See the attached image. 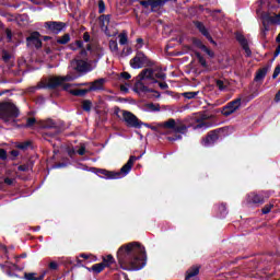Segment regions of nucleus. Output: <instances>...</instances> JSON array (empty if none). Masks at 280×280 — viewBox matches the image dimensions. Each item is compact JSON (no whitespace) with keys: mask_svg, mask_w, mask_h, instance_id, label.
<instances>
[{"mask_svg":"<svg viewBox=\"0 0 280 280\" xmlns=\"http://www.w3.org/2000/svg\"><path fill=\"white\" fill-rule=\"evenodd\" d=\"M117 259L122 270H141L145 267L148 255L143 245L132 242L118 248Z\"/></svg>","mask_w":280,"mask_h":280,"instance_id":"nucleus-1","label":"nucleus"},{"mask_svg":"<svg viewBox=\"0 0 280 280\" xmlns=\"http://www.w3.org/2000/svg\"><path fill=\"white\" fill-rule=\"evenodd\" d=\"M159 71V68H145L138 75L136 83L133 85L135 93H155V97H161V93L154 89L148 88L143 80H150L151 84H159L162 91L170 89V85L166 82H160L154 78V73Z\"/></svg>","mask_w":280,"mask_h":280,"instance_id":"nucleus-2","label":"nucleus"},{"mask_svg":"<svg viewBox=\"0 0 280 280\" xmlns=\"http://www.w3.org/2000/svg\"><path fill=\"white\" fill-rule=\"evenodd\" d=\"M139 159H141V155L140 156L131 155L127 161V163L120 168L119 172L108 171L106 168H97L96 174H102L108 180H117L119 178H124V176H128V174H130V171L132 170V165H135V161H139Z\"/></svg>","mask_w":280,"mask_h":280,"instance_id":"nucleus-3","label":"nucleus"},{"mask_svg":"<svg viewBox=\"0 0 280 280\" xmlns=\"http://www.w3.org/2000/svg\"><path fill=\"white\" fill-rule=\"evenodd\" d=\"M229 135V128L228 127H221L213 129L207 133L206 137L201 139V145L203 148H211V145H215L220 139H224Z\"/></svg>","mask_w":280,"mask_h":280,"instance_id":"nucleus-4","label":"nucleus"},{"mask_svg":"<svg viewBox=\"0 0 280 280\" xmlns=\"http://www.w3.org/2000/svg\"><path fill=\"white\" fill-rule=\"evenodd\" d=\"M21 115V110L14 103H1L0 104V119H2L5 124L9 121H15L16 117Z\"/></svg>","mask_w":280,"mask_h":280,"instance_id":"nucleus-5","label":"nucleus"},{"mask_svg":"<svg viewBox=\"0 0 280 280\" xmlns=\"http://www.w3.org/2000/svg\"><path fill=\"white\" fill-rule=\"evenodd\" d=\"M155 66L156 61L149 59V57L141 50H138L136 56L130 60V67L132 69H143V67L152 69V67Z\"/></svg>","mask_w":280,"mask_h":280,"instance_id":"nucleus-6","label":"nucleus"},{"mask_svg":"<svg viewBox=\"0 0 280 280\" xmlns=\"http://www.w3.org/2000/svg\"><path fill=\"white\" fill-rule=\"evenodd\" d=\"M241 107L242 98H235L222 107L221 114L224 117H231V115H233V113H237V110H240Z\"/></svg>","mask_w":280,"mask_h":280,"instance_id":"nucleus-7","label":"nucleus"},{"mask_svg":"<svg viewBox=\"0 0 280 280\" xmlns=\"http://www.w3.org/2000/svg\"><path fill=\"white\" fill-rule=\"evenodd\" d=\"M45 30H47L48 34L58 35L60 32H65L67 30V23L57 22V21H48L44 23Z\"/></svg>","mask_w":280,"mask_h":280,"instance_id":"nucleus-8","label":"nucleus"},{"mask_svg":"<svg viewBox=\"0 0 280 280\" xmlns=\"http://www.w3.org/2000/svg\"><path fill=\"white\" fill-rule=\"evenodd\" d=\"M122 119L128 128H141L143 121H141L135 114L128 110H122Z\"/></svg>","mask_w":280,"mask_h":280,"instance_id":"nucleus-9","label":"nucleus"},{"mask_svg":"<svg viewBox=\"0 0 280 280\" xmlns=\"http://www.w3.org/2000/svg\"><path fill=\"white\" fill-rule=\"evenodd\" d=\"M27 47H35L36 49H40L43 47V40H40V33L35 31L31 33L28 37H26Z\"/></svg>","mask_w":280,"mask_h":280,"instance_id":"nucleus-10","label":"nucleus"},{"mask_svg":"<svg viewBox=\"0 0 280 280\" xmlns=\"http://www.w3.org/2000/svg\"><path fill=\"white\" fill-rule=\"evenodd\" d=\"M235 38L241 45L242 49L245 50L247 58H250L253 56V51L250 50V46L248 45V39L246 38V36H244V34L240 32H236Z\"/></svg>","mask_w":280,"mask_h":280,"instance_id":"nucleus-11","label":"nucleus"},{"mask_svg":"<svg viewBox=\"0 0 280 280\" xmlns=\"http://www.w3.org/2000/svg\"><path fill=\"white\" fill-rule=\"evenodd\" d=\"M63 91L70 93L74 97H85L88 93H91L89 88L88 89H71V83H66L63 85Z\"/></svg>","mask_w":280,"mask_h":280,"instance_id":"nucleus-12","label":"nucleus"},{"mask_svg":"<svg viewBox=\"0 0 280 280\" xmlns=\"http://www.w3.org/2000/svg\"><path fill=\"white\" fill-rule=\"evenodd\" d=\"M195 27L198 30V32H200V34H202V36H205V38H207V40L212 43V45H215V40H213V37L209 33V30H207V26H205V23L196 21Z\"/></svg>","mask_w":280,"mask_h":280,"instance_id":"nucleus-13","label":"nucleus"},{"mask_svg":"<svg viewBox=\"0 0 280 280\" xmlns=\"http://www.w3.org/2000/svg\"><path fill=\"white\" fill-rule=\"evenodd\" d=\"M106 84V79L101 78L96 79L93 82H90V86L88 88L90 93L95 91H104V85Z\"/></svg>","mask_w":280,"mask_h":280,"instance_id":"nucleus-14","label":"nucleus"},{"mask_svg":"<svg viewBox=\"0 0 280 280\" xmlns=\"http://www.w3.org/2000/svg\"><path fill=\"white\" fill-rule=\"evenodd\" d=\"M43 128H54L55 132L46 133L48 137H56V135H60V128H58V125H56V121L51 118L44 121Z\"/></svg>","mask_w":280,"mask_h":280,"instance_id":"nucleus-15","label":"nucleus"},{"mask_svg":"<svg viewBox=\"0 0 280 280\" xmlns=\"http://www.w3.org/2000/svg\"><path fill=\"white\" fill-rule=\"evenodd\" d=\"M63 83H65V79H62V77H51L48 79V83L46 88L54 91V89H58V86H62Z\"/></svg>","mask_w":280,"mask_h":280,"instance_id":"nucleus-16","label":"nucleus"},{"mask_svg":"<svg viewBox=\"0 0 280 280\" xmlns=\"http://www.w3.org/2000/svg\"><path fill=\"white\" fill-rule=\"evenodd\" d=\"M270 65H267L260 69H258V71L256 72V75L254 78L255 82H261V80H264V78H266V75H268V72L270 71Z\"/></svg>","mask_w":280,"mask_h":280,"instance_id":"nucleus-17","label":"nucleus"},{"mask_svg":"<svg viewBox=\"0 0 280 280\" xmlns=\"http://www.w3.org/2000/svg\"><path fill=\"white\" fill-rule=\"evenodd\" d=\"M75 71L78 73H86L89 71V63L83 59L75 60Z\"/></svg>","mask_w":280,"mask_h":280,"instance_id":"nucleus-18","label":"nucleus"},{"mask_svg":"<svg viewBox=\"0 0 280 280\" xmlns=\"http://www.w3.org/2000/svg\"><path fill=\"white\" fill-rule=\"evenodd\" d=\"M200 275V266H192L186 271L185 280H191L194 277H198Z\"/></svg>","mask_w":280,"mask_h":280,"instance_id":"nucleus-19","label":"nucleus"},{"mask_svg":"<svg viewBox=\"0 0 280 280\" xmlns=\"http://www.w3.org/2000/svg\"><path fill=\"white\" fill-rule=\"evenodd\" d=\"M248 202H252L253 205H264L266 200L264 199V196L252 194L248 196Z\"/></svg>","mask_w":280,"mask_h":280,"instance_id":"nucleus-20","label":"nucleus"},{"mask_svg":"<svg viewBox=\"0 0 280 280\" xmlns=\"http://www.w3.org/2000/svg\"><path fill=\"white\" fill-rule=\"evenodd\" d=\"M207 119H211V116L207 114H202L200 118L197 119V128H209V122H207Z\"/></svg>","mask_w":280,"mask_h":280,"instance_id":"nucleus-21","label":"nucleus"},{"mask_svg":"<svg viewBox=\"0 0 280 280\" xmlns=\"http://www.w3.org/2000/svg\"><path fill=\"white\" fill-rule=\"evenodd\" d=\"M46 275H47V271H44L38 277H36L35 272H25L24 279L25 280H44Z\"/></svg>","mask_w":280,"mask_h":280,"instance_id":"nucleus-22","label":"nucleus"},{"mask_svg":"<svg viewBox=\"0 0 280 280\" xmlns=\"http://www.w3.org/2000/svg\"><path fill=\"white\" fill-rule=\"evenodd\" d=\"M152 69H158L154 73H153V78L155 80H166L167 79V74H165V72L162 71V68L159 66L152 67Z\"/></svg>","mask_w":280,"mask_h":280,"instance_id":"nucleus-23","label":"nucleus"},{"mask_svg":"<svg viewBox=\"0 0 280 280\" xmlns=\"http://www.w3.org/2000/svg\"><path fill=\"white\" fill-rule=\"evenodd\" d=\"M104 268H110L115 264V257L113 255L103 256L102 262Z\"/></svg>","mask_w":280,"mask_h":280,"instance_id":"nucleus-24","label":"nucleus"},{"mask_svg":"<svg viewBox=\"0 0 280 280\" xmlns=\"http://www.w3.org/2000/svg\"><path fill=\"white\" fill-rule=\"evenodd\" d=\"M160 127L165 128L166 130H174L176 128V120L171 118L165 122H160Z\"/></svg>","mask_w":280,"mask_h":280,"instance_id":"nucleus-25","label":"nucleus"},{"mask_svg":"<svg viewBox=\"0 0 280 280\" xmlns=\"http://www.w3.org/2000/svg\"><path fill=\"white\" fill-rule=\"evenodd\" d=\"M105 269L104 264L98 262L94 264L92 267L88 268L89 272H94L95 275H100Z\"/></svg>","mask_w":280,"mask_h":280,"instance_id":"nucleus-26","label":"nucleus"},{"mask_svg":"<svg viewBox=\"0 0 280 280\" xmlns=\"http://www.w3.org/2000/svg\"><path fill=\"white\" fill-rule=\"evenodd\" d=\"M71 42V35L69 33L63 34L60 37H57V45H68Z\"/></svg>","mask_w":280,"mask_h":280,"instance_id":"nucleus-27","label":"nucleus"},{"mask_svg":"<svg viewBox=\"0 0 280 280\" xmlns=\"http://www.w3.org/2000/svg\"><path fill=\"white\" fill-rule=\"evenodd\" d=\"M81 108L84 113H91V108H93V102L91 100H83L81 102Z\"/></svg>","mask_w":280,"mask_h":280,"instance_id":"nucleus-28","label":"nucleus"},{"mask_svg":"<svg viewBox=\"0 0 280 280\" xmlns=\"http://www.w3.org/2000/svg\"><path fill=\"white\" fill-rule=\"evenodd\" d=\"M100 21H101V27L102 30H104V27H108V25L110 24V14H103L100 16Z\"/></svg>","mask_w":280,"mask_h":280,"instance_id":"nucleus-29","label":"nucleus"},{"mask_svg":"<svg viewBox=\"0 0 280 280\" xmlns=\"http://www.w3.org/2000/svg\"><path fill=\"white\" fill-rule=\"evenodd\" d=\"M15 148H18V150H22L23 152H25V150H30V148H32V141L27 140L24 142H20L15 145Z\"/></svg>","mask_w":280,"mask_h":280,"instance_id":"nucleus-30","label":"nucleus"},{"mask_svg":"<svg viewBox=\"0 0 280 280\" xmlns=\"http://www.w3.org/2000/svg\"><path fill=\"white\" fill-rule=\"evenodd\" d=\"M176 135H185L187 132V125H175V129H173Z\"/></svg>","mask_w":280,"mask_h":280,"instance_id":"nucleus-31","label":"nucleus"},{"mask_svg":"<svg viewBox=\"0 0 280 280\" xmlns=\"http://www.w3.org/2000/svg\"><path fill=\"white\" fill-rule=\"evenodd\" d=\"M145 108H149V110L156 113V112L161 110V105L160 104L155 105L154 103H148V104H145Z\"/></svg>","mask_w":280,"mask_h":280,"instance_id":"nucleus-32","label":"nucleus"},{"mask_svg":"<svg viewBox=\"0 0 280 280\" xmlns=\"http://www.w3.org/2000/svg\"><path fill=\"white\" fill-rule=\"evenodd\" d=\"M109 49L113 52L119 51V45L117 44V40H115V39L109 40Z\"/></svg>","mask_w":280,"mask_h":280,"instance_id":"nucleus-33","label":"nucleus"},{"mask_svg":"<svg viewBox=\"0 0 280 280\" xmlns=\"http://www.w3.org/2000/svg\"><path fill=\"white\" fill-rule=\"evenodd\" d=\"M199 92H184L182 95L186 100H196V96L198 95Z\"/></svg>","mask_w":280,"mask_h":280,"instance_id":"nucleus-34","label":"nucleus"},{"mask_svg":"<svg viewBox=\"0 0 280 280\" xmlns=\"http://www.w3.org/2000/svg\"><path fill=\"white\" fill-rule=\"evenodd\" d=\"M118 36H119V45H128V34L120 33Z\"/></svg>","mask_w":280,"mask_h":280,"instance_id":"nucleus-35","label":"nucleus"},{"mask_svg":"<svg viewBox=\"0 0 280 280\" xmlns=\"http://www.w3.org/2000/svg\"><path fill=\"white\" fill-rule=\"evenodd\" d=\"M192 45L201 50L206 46L205 44H202V40H200V38H197V37L192 38Z\"/></svg>","mask_w":280,"mask_h":280,"instance_id":"nucleus-36","label":"nucleus"},{"mask_svg":"<svg viewBox=\"0 0 280 280\" xmlns=\"http://www.w3.org/2000/svg\"><path fill=\"white\" fill-rule=\"evenodd\" d=\"M275 207V205L272 203H267L262 209H261V213L264 215H268V213H270V211H272V208Z\"/></svg>","mask_w":280,"mask_h":280,"instance_id":"nucleus-37","label":"nucleus"},{"mask_svg":"<svg viewBox=\"0 0 280 280\" xmlns=\"http://www.w3.org/2000/svg\"><path fill=\"white\" fill-rule=\"evenodd\" d=\"M268 21L273 25H280V14H276L275 16H269Z\"/></svg>","mask_w":280,"mask_h":280,"instance_id":"nucleus-38","label":"nucleus"},{"mask_svg":"<svg viewBox=\"0 0 280 280\" xmlns=\"http://www.w3.org/2000/svg\"><path fill=\"white\" fill-rule=\"evenodd\" d=\"M36 125V118L30 117L26 119V124L24 125V128H32Z\"/></svg>","mask_w":280,"mask_h":280,"instance_id":"nucleus-39","label":"nucleus"},{"mask_svg":"<svg viewBox=\"0 0 280 280\" xmlns=\"http://www.w3.org/2000/svg\"><path fill=\"white\" fill-rule=\"evenodd\" d=\"M3 62H10L12 60V55L8 50H2Z\"/></svg>","mask_w":280,"mask_h":280,"instance_id":"nucleus-40","label":"nucleus"},{"mask_svg":"<svg viewBox=\"0 0 280 280\" xmlns=\"http://www.w3.org/2000/svg\"><path fill=\"white\" fill-rule=\"evenodd\" d=\"M106 12V3L104 0H98V14H104Z\"/></svg>","mask_w":280,"mask_h":280,"instance_id":"nucleus-41","label":"nucleus"},{"mask_svg":"<svg viewBox=\"0 0 280 280\" xmlns=\"http://www.w3.org/2000/svg\"><path fill=\"white\" fill-rule=\"evenodd\" d=\"M150 130H153V132H158V135H163V127H161V124H158L156 126L151 125Z\"/></svg>","mask_w":280,"mask_h":280,"instance_id":"nucleus-42","label":"nucleus"},{"mask_svg":"<svg viewBox=\"0 0 280 280\" xmlns=\"http://www.w3.org/2000/svg\"><path fill=\"white\" fill-rule=\"evenodd\" d=\"M180 139H183V136L178 133L166 137V141H180Z\"/></svg>","mask_w":280,"mask_h":280,"instance_id":"nucleus-43","label":"nucleus"},{"mask_svg":"<svg viewBox=\"0 0 280 280\" xmlns=\"http://www.w3.org/2000/svg\"><path fill=\"white\" fill-rule=\"evenodd\" d=\"M219 211H220V213H221V218H224V217L226 215V213H229V212L226 211V203H221V205L219 206Z\"/></svg>","mask_w":280,"mask_h":280,"instance_id":"nucleus-44","label":"nucleus"},{"mask_svg":"<svg viewBox=\"0 0 280 280\" xmlns=\"http://www.w3.org/2000/svg\"><path fill=\"white\" fill-rule=\"evenodd\" d=\"M201 51H205V54H207V56H209L210 58H213L215 56V52H213L211 49H209V47L203 46L201 48Z\"/></svg>","mask_w":280,"mask_h":280,"instance_id":"nucleus-45","label":"nucleus"},{"mask_svg":"<svg viewBox=\"0 0 280 280\" xmlns=\"http://www.w3.org/2000/svg\"><path fill=\"white\" fill-rule=\"evenodd\" d=\"M0 161H8V151L0 149Z\"/></svg>","mask_w":280,"mask_h":280,"instance_id":"nucleus-46","label":"nucleus"},{"mask_svg":"<svg viewBox=\"0 0 280 280\" xmlns=\"http://www.w3.org/2000/svg\"><path fill=\"white\" fill-rule=\"evenodd\" d=\"M130 78H132V75L129 74V72H126V71H124L119 74V80H130Z\"/></svg>","mask_w":280,"mask_h":280,"instance_id":"nucleus-47","label":"nucleus"},{"mask_svg":"<svg viewBox=\"0 0 280 280\" xmlns=\"http://www.w3.org/2000/svg\"><path fill=\"white\" fill-rule=\"evenodd\" d=\"M215 84H217L219 91H224L226 89V86L224 85V81H222V80H217Z\"/></svg>","mask_w":280,"mask_h":280,"instance_id":"nucleus-48","label":"nucleus"},{"mask_svg":"<svg viewBox=\"0 0 280 280\" xmlns=\"http://www.w3.org/2000/svg\"><path fill=\"white\" fill-rule=\"evenodd\" d=\"M280 74V65H278L275 70H273V74H272V79L277 80V78H279Z\"/></svg>","mask_w":280,"mask_h":280,"instance_id":"nucleus-49","label":"nucleus"},{"mask_svg":"<svg viewBox=\"0 0 280 280\" xmlns=\"http://www.w3.org/2000/svg\"><path fill=\"white\" fill-rule=\"evenodd\" d=\"M19 172H30V164H22L18 167Z\"/></svg>","mask_w":280,"mask_h":280,"instance_id":"nucleus-50","label":"nucleus"},{"mask_svg":"<svg viewBox=\"0 0 280 280\" xmlns=\"http://www.w3.org/2000/svg\"><path fill=\"white\" fill-rule=\"evenodd\" d=\"M153 0H142L140 1V4H142L144 8H152Z\"/></svg>","mask_w":280,"mask_h":280,"instance_id":"nucleus-51","label":"nucleus"},{"mask_svg":"<svg viewBox=\"0 0 280 280\" xmlns=\"http://www.w3.org/2000/svg\"><path fill=\"white\" fill-rule=\"evenodd\" d=\"M77 153L79 154V156H84L86 154V147L81 145Z\"/></svg>","mask_w":280,"mask_h":280,"instance_id":"nucleus-52","label":"nucleus"},{"mask_svg":"<svg viewBox=\"0 0 280 280\" xmlns=\"http://www.w3.org/2000/svg\"><path fill=\"white\" fill-rule=\"evenodd\" d=\"M5 34H7V42L12 43V30L7 28Z\"/></svg>","mask_w":280,"mask_h":280,"instance_id":"nucleus-53","label":"nucleus"},{"mask_svg":"<svg viewBox=\"0 0 280 280\" xmlns=\"http://www.w3.org/2000/svg\"><path fill=\"white\" fill-rule=\"evenodd\" d=\"M49 270H58V262L51 261L48 265Z\"/></svg>","mask_w":280,"mask_h":280,"instance_id":"nucleus-54","label":"nucleus"},{"mask_svg":"<svg viewBox=\"0 0 280 280\" xmlns=\"http://www.w3.org/2000/svg\"><path fill=\"white\" fill-rule=\"evenodd\" d=\"M142 47H143V38L139 37V38H137L136 48L141 49Z\"/></svg>","mask_w":280,"mask_h":280,"instance_id":"nucleus-55","label":"nucleus"},{"mask_svg":"<svg viewBox=\"0 0 280 280\" xmlns=\"http://www.w3.org/2000/svg\"><path fill=\"white\" fill-rule=\"evenodd\" d=\"M10 154H11V161H14L16 156H19L20 152L19 150H12Z\"/></svg>","mask_w":280,"mask_h":280,"instance_id":"nucleus-56","label":"nucleus"},{"mask_svg":"<svg viewBox=\"0 0 280 280\" xmlns=\"http://www.w3.org/2000/svg\"><path fill=\"white\" fill-rule=\"evenodd\" d=\"M79 56L80 58H86V56H89V52L86 51L85 48H81Z\"/></svg>","mask_w":280,"mask_h":280,"instance_id":"nucleus-57","label":"nucleus"},{"mask_svg":"<svg viewBox=\"0 0 280 280\" xmlns=\"http://www.w3.org/2000/svg\"><path fill=\"white\" fill-rule=\"evenodd\" d=\"M198 62H199V65H201V67L207 69V59H205V57L199 58Z\"/></svg>","mask_w":280,"mask_h":280,"instance_id":"nucleus-58","label":"nucleus"},{"mask_svg":"<svg viewBox=\"0 0 280 280\" xmlns=\"http://www.w3.org/2000/svg\"><path fill=\"white\" fill-rule=\"evenodd\" d=\"M83 40L84 43H91V34H89V32L83 34Z\"/></svg>","mask_w":280,"mask_h":280,"instance_id":"nucleus-59","label":"nucleus"},{"mask_svg":"<svg viewBox=\"0 0 280 280\" xmlns=\"http://www.w3.org/2000/svg\"><path fill=\"white\" fill-rule=\"evenodd\" d=\"M74 44L77 45V49L84 48V42H82L80 39L75 40Z\"/></svg>","mask_w":280,"mask_h":280,"instance_id":"nucleus-60","label":"nucleus"},{"mask_svg":"<svg viewBox=\"0 0 280 280\" xmlns=\"http://www.w3.org/2000/svg\"><path fill=\"white\" fill-rule=\"evenodd\" d=\"M4 184L9 186L14 185V178H10V177L4 178Z\"/></svg>","mask_w":280,"mask_h":280,"instance_id":"nucleus-61","label":"nucleus"},{"mask_svg":"<svg viewBox=\"0 0 280 280\" xmlns=\"http://www.w3.org/2000/svg\"><path fill=\"white\" fill-rule=\"evenodd\" d=\"M280 55V43L277 46L275 52H273V60H276L278 58V56Z\"/></svg>","mask_w":280,"mask_h":280,"instance_id":"nucleus-62","label":"nucleus"},{"mask_svg":"<svg viewBox=\"0 0 280 280\" xmlns=\"http://www.w3.org/2000/svg\"><path fill=\"white\" fill-rule=\"evenodd\" d=\"M119 113H121V108H119V106H115V107H114V115H116V117L119 118V117H120V116H119Z\"/></svg>","mask_w":280,"mask_h":280,"instance_id":"nucleus-63","label":"nucleus"},{"mask_svg":"<svg viewBox=\"0 0 280 280\" xmlns=\"http://www.w3.org/2000/svg\"><path fill=\"white\" fill-rule=\"evenodd\" d=\"M275 102L278 104L280 102V90L276 93Z\"/></svg>","mask_w":280,"mask_h":280,"instance_id":"nucleus-64","label":"nucleus"}]
</instances>
